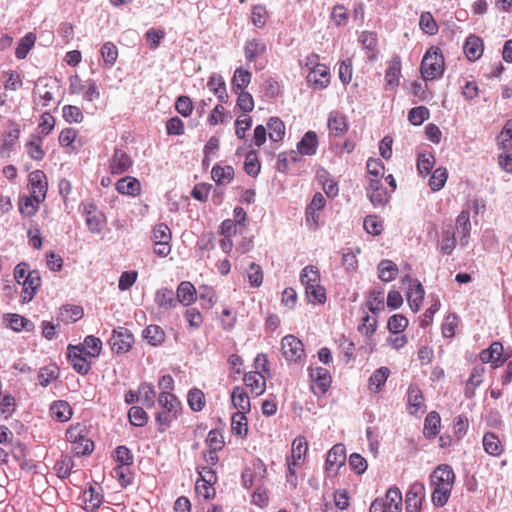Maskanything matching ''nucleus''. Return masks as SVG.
<instances>
[{
	"mask_svg": "<svg viewBox=\"0 0 512 512\" xmlns=\"http://www.w3.org/2000/svg\"><path fill=\"white\" fill-rule=\"evenodd\" d=\"M4 319L8 322V326L15 331H32L34 329L32 321L19 314H6Z\"/></svg>",
	"mask_w": 512,
	"mask_h": 512,
	"instance_id": "72a5a7b5",
	"label": "nucleus"
},
{
	"mask_svg": "<svg viewBox=\"0 0 512 512\" xmlns=\"http://www.w3.org/2000/svg\"><path fill=\"white\" fill-rule=\"evenodd\" d=\"M455 482V473L447 464L438 465L430 474L432 487V503L435 507H443L447 504Z\"/></svg>",
	"mask_w": 512,
	"mask_h": 512,
	"instance_id": "f257e3e1",
	"label": "nucleus"
},
{
	"mask_svg": "<svg viewBox=\"0 0 512 512\" xmlns=\"http://www.w3.org/2000/svg\"><path fill=\"white\" fill-rule=\"evenodd\" d=\"M74 466V462L71 457L64 455L57 461L55 468L57 475L60 478H66L70 475L71 470Z\"/></svg>",
	"mask_w": 512,
	"mask_h": 512,
	"instance_id": "e2e57ef3",
	"label": "nucleus"
},
{
	"mask_svg": "<svg viewBox=\"0 0 512 512\" xmlns=\"http://www.w3.org/2000/svg\"><path fill=\"white\" fill-rule=\"evenodd\" d=\"M444 72V57L439 48L432 47L421 62V75L425 81L433 80Z\"/></svg>",
	"mask_w": 512,
	"mask_h": 512,
	"instance_id": "f03ea898",
	"label": "nucleus"
},
{
	"mask_svg": "<svg viewBox=\"0 0 512 512\" xmlns=\"http://www.w3.org/2000/svg\"><path fill=\"white\" fill-rule=\"evenodd\" d=\"M367 196L374 207H384L389 201V194L381 178H369Z\"/></svg>",
	"mask_w": 512,
	"mask_h": 512,
	"instance_id": "0eeeda50",
	"label": "nucleus"
},
{
	"mask_svg": "<svg viewBox=\"0 0 512 512\" xmlns=\"http://www.w3.org/2000/svg\"><path fill=\"white\" fill-rule=\"evenodd\" d=\"M188 404L193 411H201L205 406L204 393L199 389H191L188 393Z\"/></svg>",
	"mask_w": 512,
	"mask_h": 512,
	"instance_id": "bf43d9fd",
	"label": "nucleus"
},
{
	"mask_svg": "<svg viewBox=\"0 0 512 512\" xmlns=\"http://www.w3.org/2000/svg\"><path fill=\"white\" fill-rule=\"evenodd\" d=\"M405 280L410 282L409 289L407 292L408 304L412 311L417 312L424 299V288L418 280L411 279L409 276H406Z\"/></svg>",
	"mask_w": 512,
	"mask_h": 512,
	"instance_id": "9b49d317",
	"label": "nucleus"
},
{
	"mask_svg": "<svg viewBox=\"0 0 512 512\" xmlns=\"http://www.w3.org/2000/svg\"><path fill=\"white\" fill-rule=\"evenodd\" d=\"M398 268L391 260H382L378 265L379 278L384 282L395 279Z\"/></svg>",
	"mask_w": 512,
	"mask_h": 512,
	"instance_id": "a19ab883",
	"label": "nucleus"
},
{
	"mask_svg": "<svg viewBox=\"0 0 512 512\" xmlns=\"http://www.w3.org/2000/svg\"><path fill=\"white\" fill-rule=\"evenodd\" d=\"M31 195L36 203H41L46 198L48 183L46 175L41 170H35L28 176Z\"/></svg>",
	"mask_w": 512,
	"mask_h": 512,
	"instance_id": "6e6552de",
	"label": "nucleus"
},
{
	"mask_svg": "<svg viewBox=\"0 0 512 512\" xmlns=\"http://www.w3.org/2000/svg\"><path fill=\"white\" fill-rule=\"evenodd\" d=\"M247 412H236L232 416L231 427L234 434L238 436H246L248 432Z\"/></svg>",
	"mask_w": 512,
	"mask_h": 512,
	"instance_id": "37998d69",
	"label": "nucleus"
},
{
	"mask_svg": "<svg viewBox=\"0 0 512 512\" xmlns=\"http://www.w3.org/2000/svg\"><path fill=\"white\" fill-rule=\"evenodd\" d=\"M143 338L152 346H158L165 340V332L158 325H148L143 330Z\"/></svg>",
	"mask_w": 512,
	"mask_h": 512,
	"instance_id": "f704fd0d",
	"label": "nucleus"
},
{
	"mask_svg": "<svg viewBox=\"0 0 512 512\" xmlns=\"http://www.w3.org/2000/svg\"><path fill=\"white\" fill-rule=\"evenodd\" d=\"M464 53L469 60L475 61L479 59L483 53L482 40L475 35L469 36L464 45Z\"/></svg>",
	"mask_w": 512,
	"mask_h": 512,
	"instance_id": "4be33fe9",
	"label": "nucleus"
},
{
	"mask_svg": "<svg viewBox=\"0 0 512 512\" xmlns=\"http://www.w3.org/2000/svg\"><path fill=\"white\" fill-rule=\"evenodd\" d=\"M252 75L248 70L239 67L235 70L232 78V89L237 93L243 91L251 82Z\"/></svg>",
	"mask_w": 512,
	"mask_h": 512,
	"instance_id": "e433bc0d",
	"label": "nucleus"
},
{
	"mask_svg": "<svg viewBox=\"0 0 512 512\" xmlns=\"http://www.w3.org/2000/svg\"><path fill=\"white\" fill-rule=\"evenodd\" d=\"M132 159L121 149H115L110 159L109 167L112 174L120 175L129 170L132 166Z\"/></svg>",
	"mask_w": 512,
	"mask_h": 512,
	"instance_id": "f8f14e48",
	"label": "nucleus"
},
{
	"mask_svg": "<svg viewBox=\"0 0 512 512\" xmlns=\"http://www.w3.org/2000/svg\"><path fill=\"white\" fill-rule=\"evenodd\" d=\"M308 443L304 436H297L292 443V453L290 462L292 465H298L300 460L306 455Z\"/></svg>",
	"mask_w": 512,
	"mask_h": 512,
	"instance_id": "473e14b6",
	"label": "nucleus"
},
{
	"mask_svg": "<svg viewBox=\"0 0 512 512\" xmlns=\"http://www.w3.org/2000/svg\"><path fill=\"white\" fill-rule=\"evenodd\" d=\"M408 325L406 317L400 314L391 316L388 320V329L392 334H400Z\"/></svg>",
	"mask_w": 512,
	"mask_h": 512,
	"instance_id": "0e129e2a",
	"label": "nucleus"
},
{
	"mask_svg": "<svg viewBox=\"0 0 512 512\" xmlns=\"http://www.w3.org/2000/svg\"><path fill=\"white\" fill-rule=\"evenodd\" d=\"M81 346L84 348L85 355L98 357L102 350V341L93 335H89Z\"/></svg>",
	"mask_w": 512,
	"mask_h": 512,
	"instance_id": "de8ad7c7",
	"label": "nucleus"
},
{
	"mask_svg": "<svg viewBox=\"0 0 512 512\" xmlns=\"http://www.w3.org/2000/svg\"><path fill=\"white\" fill-rule=\"evenodd\" d=\"M101 54H102L105 64L107 66L111 67L112 65H114V63L118 57V50H117V47L113 43L106 42L102 46Z\"/></svg>",
	"mask_w": 512,
	"mask_h": 512,
	"instance_id": "69168bd1",
	"label": "nucleus"
},
{
	"mask_svg": "<svg viewBox=\"0 0 512 512\" xmlns=\"http://www.w3.org/2000/svg\"><path fill=\"white\" fill-rule=\"evenodd\" d=\"M36 41V36L33 33L26 34L19 42L15 55L18 59H24L31 48L34 46Z\"/></svg>",
	"mask_w": 512,
	"mask_h": 512,
	"instance_id": "8fccbe9b",
	"label": "nucleus"
},
{
	"mask_svg": "<svg viewBox=\"0 0 512 512\" xmlns=\"http://www.w3.org/2000/svg\"><path fill=\"white\" fill-rule=\"evenodd\" d=\"M232 403L237 412H249L251 409V403L248 394L243 387L237 386L233 389L231 394Z\"/></svg>",
	"mask_w": 512,
	"mask_h": 512,
	"instance_id": "b1692460",
	"label": "nucleus"
},
{
	"mask_svg": "<svg viewBox=\"0 0 512 512\" xmlns=\"http://www.w3.org/2000/svg\"><path fill=\"white\" fill-rule=\"evenodd\" d=\"M425 498V485L422 482H414L405 495V511L421 512L422 502Z\"/></svg>",
	"mask_w": 512,
	"mask_h": 512,
	"instance_id": "39448f33",
	"label": "nucleus"
},
{
	"mask_svg": "<svg viewBox=\"0 0 512 512\" xmlns=\"http://www.w3.org/2000/svg\"><path fill=\"white\" fill-rule=\"evenodd\" d=\"M128 418L133 426L142 427L146 425L148 416L145 410L139 406H133L129 409Z\"/></svg>",
	"mask_w": 512,
	"mask_h": 512,
	"instance_id": "6e6d98bb",
	"label": "nucleus"
},
{
	"mask_svg": "<svg viewBox=\"0 0 512 512\" xmlns=\"http://www.w3.org/2000/svg\"><path fill=\"white\" fill-rule=\"evenodd\" d=\"M208 88L212 91L215 96L221 102H225L228 98L226 92L225 81L223 77L219 74H212L207 83Z\"/></svg>",
	"mask_w": 512,
	"mask_h": 512,
	"instance_id": "c756f323",
	"label": "nucleus"
},
{
	"mask_svg": "<svg viewBox=\"0 0 512 512\" xmlns=\"http://www.w3.org/2000/svg\"><path fill=\"white\" fill-rule=\"evenodd\" d=\"M158 403L164 410L173 412V414H177L180 408V403L176 396L166 391L160 393Z\"/></svg>",
	"mask_w": 512,
	"mask_h": 512,
	"instance_id": "79ce46f5",
	"label": "nucleus"
},
{
	"mask_svg": "<svg viewBox=\"0 0 512 512\" xmlns=\"http://www.w3.org/2000/svg\"><path fill=\"white\" fill-rule=\"evenodd\" d=\"M139 397L147 408H151L155 404L156 392L151 384L142 383L139 386Z\"/></svg>",
	"mask_w": 512,
	"mask_h": 512,
	"instance_id": "5fc2aeb1",
	"label": "nucleus"
},
{
	"mask_svg": "<svg viewBox=\"0 0 512 512\" xmlns=\"http://www.w3.org/2000/svg\"><path fill=\"white\" fill-rule=\"evenodd\" d=\"M385 506L388 512H401L403 506V498L400 489L396 486L389 488L386 492Z\"/></svg>",
	"mask_w": 512,
	"mask_h": 512,
	"instance_id": "f3484780",
	"label": "nucleus"
},
{
	"mask_svg": "<svg viewBox=\"0 0 512 512\" xmlns=\"http://www.w3.org/2000/svg\"><path fill=\"white\" fill-rule=\"evenodd\" d=\"M196 300V289L192 283L183 281L177 288L176 301L184 306L191 305Z\"/></svg>",
	"mask_w": 512,
	"mask_h": 512,
	"instance_id": "aec40b11",
	"label": "nucleus"
},
{
	"mask_svg": "<svg viewBox=\"0 0 512 512\" xmlns=\"http://www.w3.org/2000/svg\"><path fill=\"white\" fill-rule=\"evenodd\" d=\"M309 376L313 382L318 384L323 393L327 391L331 384V376L326 368L310 367Z\"/></svg>",
	"mask_w": 512,
	"mask_h": 512,
	"instance_id": "5701e85b",
	"label": "nucleus"
},
{
	"mask_svg": "<svg viewBox=\"0 0 512 512\" xmlns=\"http://www.w3.org/2000/svg\"><path fill=\"white\" fill-rule=\"evenodd\" d=\"M260 162L255 151H250L246 155L244 169L246 173L252 177H256L260 172Z\"/></svg>",
	"mask_w": 512,
	"mask_h": 512,
	"instance_id": "4d7b16f0",
	"label": "nucleus"
},
{
	"mask_svg": "<svg viewBox=\"0 0 512 512\" xmlns=\"http://www.w3.org/2000/svg\"><path fill=\"white\" fill-rule=\"evenodd\" d=\"M345 460V446L343 444L334 445L327 455L326 470L336 472L345 463Z\"/></svg>",
	"mask_w": 512,
	"mask_h": 512,
	"instance_id": "ddd939ff",
	"label": "nucleus"
},
{
	"mask_svg": "<svg viewBox=\"0 0 512 512\" xmlns=\"http://www.w3.org/2000/svg\"><path fill=\"white\" fill-rule=\"evenodd\" d=\"M503 346L500 342H493L489 348L480 353V360L483 363H492L494 367H499L504 363Z\"/></svg>",
	"mask_w": 512,
	"mask_h": 512,
	"instance_id": "4468645a",
	"label": "nucleus"
},
{
	"mask_svg": "<svg viewBox=\"0 0 512 512\" xmlns=\"http://www.w3.org/2000/svg\"><path fill=\"white\" fill-rule=\"evenodd\" d=\"M269 138L274 142L281 141L285 136L284 122L278 117H271L267 123Z\"/></svg>",
	"mask_w": 512,
	"mask_h": 512,
	"instance_id": "4c0bfd02",
	"label": "nucleus"
},
{
	"mask_svg": "<svg viewBox=\"0 0 512 512\" xmlns=\"http://www.w3.org/2000/svg\"><path fill=\"white\" fill-rule=\"evenodd\" d=\"M408 404L411 408H414L411 413L418 412L424 406L422 391L415 384H411L408 388Z\"/></svg>",
	"mask_w": 512,
	"mask_h": 512,
	"instance_id": "c03bdc74",
	"label": "nucleus"
},
{
	"mask_svg": "<svg viewBox=\"0 0 512 512\" xmlns=\"http://www.w3.org/2000/svg\"><path fill=\"white\" fill-rule=\"evenodd\" d=\"M67 350L68 360L74 370L81 375H86L91 366L84 356V348L81 345H69Z\"/></svg>",
	"mask_w": 512,
	"mask_h": 512,
	"instance_id": "1a4fd4ad",
	"label": "nucleus"
},
{
	"mask_svg": "<svg viewBox=\"0 0 512 512\" xmlns=\"http://www.w3.org/2000/svg\"><path fill=\"white\" fill-rule=\"evenodd\" d=\"M319 56L312 54L307 58V66L313 65V68L307 75V82L316 89H323L329 83V70L326 65L317 63Z\"/></svg>",
	"mask_w": 512,
	"mask_h": 512,
	"instance_id": "7ed1b4c3",
	"label": "nucleus"
},
{
	"mask_svg": "<svg viewBox=\"0 0 512 512\" xmlns=\"http://www.w3.org/2000/svg\"><path fill=\"white\" fill-rule=\"evenodd\" d=\"M456 230L461 246H467L471 232L470 212L463 210L456 218Z\"/></svg>",
	"mask_w": 512,
	"mask_h": 512,
	"instance_id": "2eb2a0df",
	"label": "nucleus"
},
{
	"mask_svg": "<svg viewBox=\"0 0 512 512\" xmlns=\"http://www.w3.org/2000/svg\"><path fill=\"white\" fill-rule=\"evenodd\" d=\"M440 426V416L437 412H430L424 423V434L428 438H433L438 433V427Z\"/></svg>",
	"mask_w": 512,
	"mask_h": 512,
	"instance_id": "09e8293b",
	"label": "nucleus"
},
{
	"mask_svg": "<svg viewBox=\"0 0 512 512\" xmlns=\"http://www.w3.org/2000/svg\"><path fill=\"white\" fill-rule=\"evenodd\" d=\"M50 413L56 420L66 422L72 416V409L68 402L59 400L51 404Z\"/></svg>",
	"mask_w": 512,
	"mask_h": 512,
	"instance_id": "c85d7f7f",
	"label": "nucleus"
},
{
	"mask_svg": "<svg viewBox=\"0 0 512 512\" xmlns=\"http://www.w3.org/2000/svg\"><path fill=\"white\" fill-rule=\"evenodd\" d=\"M368 309L376 314L384 309V293L381 290H372L367 301Z\"/></svg>",
	"mask_w": 512,
	"mask_h": 512,
	"instance_id": "3c124183",
	"label": "nucleus"
},
{
	"mask_svg": "<svg viewBox=\"0 0 512 512\" xmlns=\"http://www.w3.org/2000/svg\"><path fill=\"white\" fill-rule=\"evenodd\" d=\"M483 447L486 453L492 456H499L503 450L501 442L494 433H486L483 437Z\"/></svg>",
	"mask_w": 512,
	"mask_h": 512,
	"instance_id": "ea45409f",
	"label": "nucleus"
},
{
	"mask_svg": "<svg viewBox=\"0 0 512 512\" xmlns=\"http://www.w3.org/2000/svg\"><path fill=\"white\" fill-rule=\"evenodd\" d=\"M328 128L332 135L343 136L348 130L346 117L339 112H331L328 118Z\"/></svg>",
	"mask_w": 512,
	"mask_h": 512,
	"instance_id": "a211bd4d",
	"label": "nucleus"
},
{
	"mask_svg": "<svg viewBox=\"0 0 512 512\" xmlns=\"http://www.w3.org/2000/svg\"><path fill=\"white\" fill-rule=\"evenodd\" d=\"M155 303L164 310H171L176 307L177 301L174 292L168 288L159 289L155 293Z\"/></svg>",
	"mask_w": 512,
	"mask_h": 512,
	"instance_id": "cd10ccee",
	"label": "nucleus"
},
{
	"mask_svg": "<svg viewBox=\"0 0 512 512\" xmlns=\"http://www.w3.org/2000/svg\"><path fill=\"white\" fill-rule=\"evenodd\" d=\"M134 343L133 334L124 327H118L113 330V334L110 337L109 344L113 352L122 354L128 352Z\"/></svg>",
	"mask_w": 512,
	"mask_h": 512,
	"instance_id": "20e7f679",
	"label": "nucleus"
},
{
	"mask_svg": "<svg viewBox=\"0 0 512 512\" xmlns=\"http://www.w3.org/2000/svg\"><path fill=\"white\" fill-rule=\"evenodd\" d=\"M281 350L285 359L289 361L299 362L304 357V345L293 335L282 338Z\"/></svg>",
	"mask_w": 512,
	"mask_h": 512,
	"instance_id": "423d86ee",
	"label": "nucleus"
},
{
	"mask_svg": "<svg viewBox=\"0 0 512 512\" xmlns=\"http://www.w3.org/2000/svg\"><path fill=\"white\" fill-rule=\"evenodd\" d=\"M363 227L367 233L376 236L383 230V221L376 215H368L364 219Z\"/></svg>",
	"mask_w": 512,
	"mask_h": 512,
	"instance_id": "13d9d810",
	"label": "nucleus"
},
{
	"mask_svg": "<svg viewBox=\"0 0 512 512\" xmlns=\"http://www.w3.org/2000/svg\"><path fill=\"white\" fill-rule=\"evenodd\" d=\"M84 508L87 511L97 509L102 503V495L94 488L90 487L84 492Z\"/></svg>",
	"mask_w": 512,
	"mask_h": 512,
	"instance_id": "a18cd8bd",
	"label": "nucleus"
},
{
	"mask_svg": "<svg viewBox=\"0 0 512 512\" xmlns=\"http://www.w3.org/2000/svg\"><path fill=\"white\" fill-rule=\"evenodd\" d=\"M448 178L447 169L444 167H439L434 170L430 180L429 186L433 191H439L446 183Z\"/></svg>",
	"mask_w": 512,
	"mask_h": 512,
	"instance_id": "864d4df0",
	"label": "nucleus"
},
{
	"mask_svg": "<svg viewBox=\"0 0 512 512\" xmlns=\"http://www.w3.org/2000/svg\"><path fill=\"white\" fill-rule=\"evenodd\" d=\"M21 285L23 286L22 295H21L22 302L28 303L34 298L37 289L41 285V276H40L39 271H37V270L30 271L27 274L24 281L21 283Z\"/></svg>",
	"mask_w": 512,
	"mask_h": 512,
	"instance_id": "9d476101",
	"label": "nucleus"
},
{
	"mask_svg": "<svg viewBox=\"0 0 512 512\" xmlns=\"http://www.w3.org/2000/svg\"><path fill=\"white\" fill-rule=\"evenodd\" d=\"M318 140L317 135L313 131H308L304 134L297 144V149L302 155H314L317 151Z\"/></svg>",
	"mask_w": 512,
	"mask_h": 512,
	"instance_id": "6ab92c4d",
	"label": "nucleus"
},
{
	"mask_svg": "<svg viewBox=\"0 0 512 512\" xmlns=\"http://www.w3.org/2000/svg\"><path fill=\"white\" fill-rule=\"evenodd\" d=\"M300 281L305 287L320 282L318 268L312 265L303 268L300 274Z\"/></svg>",
	"mask_w": 512,
	"mask_h": 512,
	"instance_id": "603ef678",
	"label": "nucleus"
},
{
	"mask_svg": "<svg viewBox=\"0 0 512 512\" xmlns=\"http://www.w3.org/2000/svg\"><path fill=\"white\" fill-rule=\"evenodd\" d=\"M41 146H42V140L40 137H33L26 144L27 153L33 160H42L43 159L45 153Z\"/></svg>",
	"mask_w": 512,
	"mask_h": 512,
	"instance_id": "680f3d73",
	"label": "nucleus"
},
{
	"mask_svg": "<svg viewBox=\"0 0 512 512\" xmlns=\"http://www.w3.org/2000/svg\"><path fill=\"white\" fill-rule=\"evenodd\" d=\"M116 190L120 194L136 196L140 193V182L134 177H124L116 183Z\"/></svg>",
	"mask_w": 512,
	"mask_h": 512,
	"instance_id": "a878e982",
	"label": "nucleus"
},
{
	"mask_svg": "<svg viewBox=\"0 0 512 512\" xmlns=\"http://www.w3.org/2000/svg\"><path fill=\"white\" fill-rule=\"evenodd\" d=\"M305 293L309 302L324 303L326 300L325 288L319 282L305 287Z\"/></svg>",
	"mask_w": 512,
	"mask_h": 512,
	"instance_id": "49530a36",
	"label": "nucleus"
},
{
	"mask_svg": "<svg viewBox=\"0 0 512 512\" xmlns=\"http://www.w3.org/2000/svg\"><path fill=\"white\" fill-rule=\"evenodd\" d=\"M63 117L69 123H79L84 118L80 108L74 105H66L63 107Z\"/></svg>",
	"mask_w": 512,
	"mask_h": 512,
	"instance_id": "774afa93",
	"label": "nucleus"
},
{
	"mask_svg": "<svg viewBox=\"0 0 512 512\" xmlns=\"http://www.w3.org/2000/svg\"><path fill=\"white\" fill-rule=\"evenodd\" d=\"M266 51V44L259 39H252L246 42L244 47L245 57L248 61L252 62L258 56L264 54Z\"/></svg>",
	"mask_w": 512,
	"mask_h": 512,
	"instance_id": "c9c22d12",
	"label": "nucleus"
},
{
	"mask_svg": "<svg viewBox=\"0 0 512 512\" xmlns=\"http://www.w3.org/2000/svg\"><path fill=\"white\" fill-rule=\"evenodd\" d=\"M83 308L78 305H64L60 308L58 319L64 323L76 322L83 317Z\"/></svg>",
	"mask_w": 512,
	"mask_h": 512,
	"instance_id": "7c9ffc66",
	"label": "nucleus"
},
{
	"mask_svg": "<svg viewBox=\"0 0 512 512\" xmlns=\"http://www.w3.org/2000/svg\"><path fill=\"white\" fill-rule=\"evenodd\" d=\"M419 26L423 32L434 35L438 31V26L430 12H423L420 16Z\"/></svg>",
	"mask_w": 512,
	"mask_h": 512,
	"instance_id": "052dcab7",
	"label": "nucleus"
},
{
	"mask_svg": "<svg viewBox=\"0 0 512 512\" xmlns=\"http://www.w3.org/2000/svg\"><path fill=\"white\" fill-rule=\"evenodd\" d=\"M401 73V61L399 57H394L386 70L385 81L386 86L395 88L399 85V78Z\"/></svg>",
	"mask_w": 512,
	"mask_h": 512,
	"instance_id": "393cba45",
	"label": "nucleus"
},
{
	"mask_svg": "<svg viewBox=\"0 0 512 512\" xmlns=\"http://www.w3.org/2000/svg\"><path fill=\"white\" fill-rule=\"evenodd\" d=\"M389 375L390 370L388 367H380L379 369L375 370L369 378V390L374 393L380 392L385 385Z\"/></svg>",
	"mask_w": 512,
	"mask_h": 512,
	"instance_id": "bb28decb",
	"label": "nucleus"
},
{
	"mask_svg": "<svg viewBox=\"0 0 512 512\" xmlns=\"http://www.w3.org/2000/svg\"><path fill=\"white\" fill-rule=\"evenodd\" d=\"M429 117V110L424 106L412 108L408 119L413 125H421Z\"/></svg>",
	"mask_w": 512,
	"mask_h": 512,
	"instance_id": "338daca9",
	"label": "nucleus"
},
{
	"mask_svg": "<svg viewBox=\"0 0 512 512\" xmlns=\"http://www.w3.org/2000/svg\"><path fill=\"white\" fill-rule=\"evenodd\" d=\"M456 247V237L454 228L447 225L442 230V240L440 243V251L443 254L450 255Z\"/></svg>",
	"mask_w": 512,
	"mask_h": 512,
	"instance_id": "2f4dec72",
	"label": "nucleus"
},
{
	"mask_svg": "<svg viewBox=\"0 0 512 512\" xmlns=\"http://www.w3.org/2000/svg\"><path fill=\"white\" fill-rule=\"evenodd\" d=\"M212 179L217 184H226L229 183L234 177V169L232 166H224L221 167L216 165L212 168L211 171Z\"/></svg>",
	"mask_w": 512,
	"mask_h": 512,
	"instance_id": "58836bf2",
	"label": "nucleus"
},
{
	"mask_svg": "<svg viewBox=\"0 0 512 512\" xmlns=\"http://www.w3.org/2000/svg\"><path fill=\"white\" fill-rule=\"evenodd\" d=\"M90 208L91 209L89 210H85V222L91 233L98 234L102 231L105 225L104 216L101 213L97 212L92 205L90 206Z\"/></svg>",
	"mask_w": 512,
	"mask_h": 512,
	"instance_id": "412c9836",
	"label": "nucleus"
},
{
	"mask_svg": "<svg viewBox=\"0 0 512 512\" xmlns=\"http://www.w3.org/2000/svg\"><path fill=\"white\" fill-rule=\"evenodd\" d=\"M244 382L251 392L256 396L264 393L266 389V380L263 374L258 371H251L244 376Z\"/></svg>",
	"mask_w": 512,
	"mask_h": 512,
	"instance_id": "dca6fc26",
	"label": "nucleus"
}]
</instances>
